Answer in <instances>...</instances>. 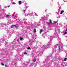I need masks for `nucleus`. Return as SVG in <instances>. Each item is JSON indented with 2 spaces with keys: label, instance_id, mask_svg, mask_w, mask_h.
Wrapping results in <instances>:
<instances>
[{
  "label": "nucleus",
  "instance_id": "f257e3e1",
  "mask_svg": "<svg viewBox=\"0 0 67 67\" xmlns=\"http://www.w3.org/2000/svg\"><path fill=\"white\" fill-rule=\"evenodd\" d=\"M57 38V40H58L59 41V42L58 43V44H56L54 46V48H56L57 47V46H58V45H59L58 46V48H59V52H62L64 50V49L62 48V45H63V43L60 42V38L58 36H57L56 37Z\"/></svg>",
  "mask_w": 67,
  "mask_h": 67
},
{
  "label": "nucleus",
  "instance_id": "f03ea898",
  "mask_svg": "<svg viewBox=\"0 0 67 67\" xmlns=\"http://www.w3.org/2000/svg\"><path fill=\"white\" fill-rule=\"evenodd\" d=\"M47 47L46 46V45L44 46H43L41 47V49L40 50V54H42L43 53V52H44V50H45V49H46V48H47Z\"/></svg>",
  "mask_w": 67,
  "mask_h": 67
},
{
  "label": "nucleus",
  "instance_id": "7ed1b4c3",
  "mask_svg": "<svg viewBox=\"0 0 67 67\" xmlns=\"http://www.w3.org/2000/svg\"><path fill=\"white\" fill-rule=\"evenodd\" d=\"M54 38V36H51L50 37V41L49 42H48V46H52V44L51 43H52V40H53V38Z\"/></svg>",
  "mask_w": 67,
  "mask_h": 67
},
{
  "label": "nucleus",
  "instance_id": "20e7f679",
  "mask_svg": "<svg viewBox=\"0 0 67 67\" xmlns=\"http://www.w3.org/2000/svg\"><path fill=\"white\" fill-rule=\"evenodd\" d=\"M49 57H47V58L45 59V62H47V61H48V60H49Z\"/></svg>",
  "mask_w": 67,
  "mask_h": 67
},
{
  "label": "nucleus",
  "instance_id": "39448f33",
  "mask_svg": "<svg viewBox=\"0 0 67 67\" xmlns=\"http://www.w3.org/2000/svg\"><path fill=\"white\" fill-rule=\"evenodd\" d=\"M5 18H9L10 17V15H6L5 16Z\"/></svg>",
  "mask_w": 67,
  "mask_h": 67
},
{
  "label": "nucleus",
  "instance_id": "423d86ee",
  "mask_svg": "<svg viewBox=\"0 0 67 67\" xmlns=\"http://www.w3.org/2000/svg\"><path fill=\"white\" fill-rule=\"evenodd\" d=\"M16 26V25H13L11 26V28H13L14 27H15Z\"/></svg>",
  "mask_w": 67,
  "mask_h": 67
},
{
  "label": "nucleus",
  "instance_id": "0eeeda50",
  "mask_svg": "<svg viewBox=\"0 0 67 67\" xmlns=\"http://www.w3.org/2000/svg\"><path fill=\"white\" fill-rule=\"evenodd\" d=\"M1 25L2 27H3V25H4V24H1Z\"/></svg>",
  "mask_w": 67,
  "mask_h": 67
},
{
  "label": "nucleus",
  "instance_id": "6e6552de",
  "mask_svg": "<svg viewBox=\"0 0 67 67\" xmlns=\"http://www.w3.org/2000/svg\"><path fill=\"white\" fill-rule=\"evenodd\" d=\"M40 34H41V33H42V32H43V30H42V29L41 30H40Z\"/></svg>",
  "mask_w": 67,
  "mask_h": 67
},
{
  "label": "nucleus",
  "instance_id": "1a4fd4ad",
  "mask_svg": "<svg viewBox=\"0 0 67 67\" xmlns=\"http://www.w3.org/2000/svg\"><path fill=\"white\" fill-rule=\"evenodd\" d=\"M64 12V10H62V12H61V13H60V14H63V13Z\"/></svg>",
  "mask_w": 67,
  "mask_h": 67
},
{
  "label": "nucleus",
  "instance_id": "9d476101",
  "mask_svg": "<svg viewBox=\"0 0 67 67\" xmlns=\"http://www.w3.org/2000/svg\"><path fill=\"white\" fill-rule=\"evenodd\" d=\"M36 61V59L34 58L33 60V62H35Z\"/></svg>",
  "mask_w": 67,
  "mask_h": 67
},
{
  "label": "nucleus",
  "instance_id": "9b49d317",
  "mask_svg": "<svg viewBox=\"0 0 67 67\" xmlns=\"http://www.w3.org/2000/svg\"><path fill=\"white\" fill-rule=\"evenodd\" d=\"M21 3H22V2H21V1H19V4H21Z\"/></svg>",
  "mask_w": 67,
  "mask_h": 67
},
{
  "label": "nucleus",
  "instance_id": "f8f14e48",
  "mask_svg": "<svg viewBox=\"0 0 67 67\" xmlns=\"http://www.w3.org/2000/svg\"><path fill=\"white\" fill-rule=\"evenodd\" d=\"M3 29L2 27V26H0V30H1V29Z\"/></svg>",
  "mask_w": 67,
  "mask_h": 67
},
{
  "label": "nucleus",
  "instance_id": "ddd939ff",
  "mask_svg": "<svg viewBox=\"0 0 67 67\" xmlns=\"http://www.w3.org/2000/svg\"><path fill=\"white\" fill-rule=\"evenodd\" d=\"M46 23H47V24H48V25H50V23H49V22H47Z\"/></svg>",
  "mask_w": 67,
  "mask_h": 67
},
{
  "label": "nucleus",
  "instance_id": "4468645a",
  "mask_svg": "<svg viewBox=\"0 0 67 67\" xmlns=\"http://www.w3.org/2000/svg\"><path fill=\"white\" fill-rule=\"evenodd\" d=\"M34 32H36V29H34Z\"/></svg>",
  "mask_w": 67,
  "mask_h": 67
},
{
  "label": "nucleus",
  "instance_id": "2eb2a0df",
  "mask_svg": "<svg viewBox=\"0 0 67 67\" xmlns=\"http://www.w3.org/2000/svg\"><path fill=\"white\" fill-rule=\"evenodd\" d=\"M50 24H52V20H51L49 22Z\"/></svg>",
  "mask_w": 67,
  "mask_h": 67
},
{
  "label": "nucleus",
  "instance_id": "dca6fc26",
  "mask_svg": "<svg viewBox=\"0 0 67 67\" xmlns=\"http://www.w3.org/2000/svg\"><path fill=\"white\" fill-rule=\"evenodd\" d=\"M23 39V38L22 37H20V40H22Z\"/></svg>",
  "mask_w": 67,
  "mask_h": 67
},
{
  "label": "nucleus",
  "instance_id": "f3484780",
  "mask_svg": "<svg viewBox=\"0 0 67 67\" xmlns=\"http://www.w3.org/2000/svg\"><path fill=\"white\" fill-rule=\"evenodd\" d=\"M12 17L13 18V19H15V16H12Z\"/></svg>",
  "mask_w": 67,
  "mask_h": 67
},
{
  "label": "nucleus",
  "instance_id": "a211bd4d",
  "mask_svg": "<svg viewBox=\"0 0 67 67\" xmlns=\"http://www.w3.org/2000/svg\"><path fill=\"white\" fill-rule=\"evenodd\" d=\"M66 60H67V58H65L64 59V61H66Z\"/></svg>",
  "mask_w": 67,
  "mask_h": 67
},
{
  "label": "nucleus",
  "instance_id": "6ab92c4d",
  "mask_svg": "<svg viewBox=\"0 0 67 67\" xmlns=\"http://www.w3.org/2000/svg\"><path fill=\"white\" fill-rule=\"evenodd\" d=\"M0 17L2 18V14H0Z\"/></svg>",
  "mask_w": 67,
  "mask_h": 67
},
{
  "label": "nucleus",
  "instance_id": "aec40b11",
  "mask_svg": "<svg viewBox=\"0 0 67 67\" xmlns=\"http://www.w3.org/2000/svg\"><path fill=\"white\" fill-rule=\"evenodd\" d=\"M27 49H31V48L30 47H28L27 48Z\"/></svg>",
  "mask_w": 67,
  "mask_h": 67
},
{
  "label": "nucleus",
  "instance_id": "412c9836",
  "mask_svg": "<svg viewBox=\"0 0 67 67\" xmlns=\"http://www.w3.org/2000/svg\"><path fill=\"white\" fill-rule=\"evenodd\" d=\"M12 4H15L16 3H14V2H13V3H12Z\"/></svg>",
  "mask_w": 67,
  "mask_h": 67
},
{
  "label": "nucleus",
  "instance_id": "4be33fe9",
  "mask_svg": "<svg viewBox=\"0 0 67 67\" xmlns=\"http://www.w3.org/2000/svg\"><path fill=\"white\" fill-rule=\"evenodd\" d=\"M64 34H67V32L65 31V32L64 33Z\"/></svg>",
  "mask_w": 67,
  "mask_h": 67
},
{
  "label": "nucleus",
  "instance_id": "5701e85b",
  "mask_svg": "<svg viewBox=\"0 0 67 67\" xmlns=\"http://www.w3.org/2000/svg\"><path fill=\"white\" fill-rule=\"evenodd\" d=\"M1 65H2V66H4V64L3 63H1Z\"/></svg>",
  "mask_w": 67,
  "mask_h": 67
},
{
  "label": "nucleus",
  "instance_id": "b1692460",
  "mask_svg": "<svg viewBox=\"0 0 67 67\" xmlns=\"http://www.w3.org/2000/svg\"><path fill=\"white\" fill-rule=\"evenodd\" d=\"M24 24H27V22H25Z\"/></svg>",
  "mask_w": 67,
  "mask_h": 67
},
{
  "label": "nucleus",
  "instance_id": "393cba45",
  "mask_svg": "<svg viewBox=\"0 0 67 67\" xmlns=\"http://www.w3.org/2000/svg\"><path fill=\"white\" fill-rule=\"evenodd\" d=\"M54 23H56V22H55V21H54Z\"/></svg>",
  "mask_w": 67,
  "mask_h": 67
},
{
  "label": "nucleus",
  "instance_id": "a878e982",
  "mask_svg": "<svg viewBox=\"0 0 67 67\" xmlns=\"http://www.w3.org/2000/svg\"><path fill=\"white\" fill-rule=\"evenodd\" d=\"M8 43H8V42H5V44H8Z\"/></svg>",
  "mask_w": 67,
  "mask_h": 67
},
{
  "label": "nucleus",
  "instance_id": "bb28decb",
  "mask_svg": "<svg viewBox=\"0 0 67 67\" xmlns=\"http://www.w3.org/2000/svg\"><path fill=\"white\" fill-rule=\"evenodd\" d=\"M65 32H67V28H66L65 30Z\"/></svg>",
  "mask_w": 67,
  "mask_h": 67
},
{
  "label": "nucleus",
  "instance_id": "cd10ccee",
  "mask_svg": "<svg viewBox=\"0 0 67 67\" xmlns=\"http://www.w3.org/2000/svg\"><path fill=\"white\" fill-rule=\"evenodd\" d=\"M2 41L3 42L5 41V39H3L2 40Z\"/></svg>",
  "mask_w": 67,
  "mask_h": 67
},
{
  "label": "nucleus",
  "instance_id": "c85d7f7f",
  "mask_svg": "<svg viewBox=\"0 0 67 67\" xmlns=\"http://www.w3.org/2000/svg\"><path fill=\"white\" fill-rule=\"evenodd\" d=\"M15 27H16V29H18V26H16H16H15Z\"/></svg>",
  "mask_w": 67,
  "mask_h": 67
},
{
  "label": "nucleus",
  "instance_id": "c756f323",
  "mask_svg": "<svg viewBox=\"0 0 67 67\" xmlns=\"http://www.w3.org/2000/svg\"><path fill=\"white\" fill-rule=\"evenodd\" d=\"M35 16H37V15L36 13L35 14Z\"/></svg>",
  "mask_w": 67,
  "mask_h": 67
},
{
  "label": "nucleus",
  "instance_id": "7c9ffc66",
  "mask_svg": "<svg viewBox=\"0 0 67 67\" xmlns=\"http://www.w3.org/2000/svg\"><path fill=\"white\" fill-rule=\"evenodd\" d=\"M10 23L11 22H10V21H9L8 22V24H10Z\"/></svg>",
  "mask_w": 67,
  "mask_h": 67
},
{
  "label": "nucleus",
  "instance_id": "2f4dec72",
  "mask_svg": "<svg viewBox=\"0 0 67 67\" xmlns=\"http://www.w3.org/2000/svg\"><path fill=\"white\" fill-rule=\"evenodd\" d=\"M25 10H24L23 11V12L24 13H25Z\"/></svg>",
  "mask_w": 67,
  "mask_h": 67
},
{
  "label": "nucleus",
  "instance_id": "473e14b6",
  "mask_svg": "<svg viewBox=\"0 0 67 67\" xmlns=\"http://www.w3.org/2000/svg\"><path fill=\"white\" fill-rule=\"evenodd\" d=\"M24 54H27V53L26 52L24 53Z\"/></svg>",
  "mask_w": 67,
  "mask_h": 67
},
{
  "label": "nucleus",
  "instance_id": "72a5a7b5",
  "mask_svg": "<svg viewBox=\"0 0 67 67\" xmlns=\"http://www.w3.org/2000/svg\"><path fill=\"white\" fill-rule=\"evenodd\" d=\"M24 15H27V16H28V15L26 14Z\"/></svg>",
  "mask_w": 67,
  "mask_h": 67
},
{
  "label": "nucleus",
  "instance_id": "f704fd0d",
  "mask_svg": "<svg viewBox=\"0 0 67 67\" xmlns=\"http://www.w3.org/2000/svg\"><path fill=\"white\" fill-rule=\"evenodd\" d=\"M1 43H2V42H1V41H0V46L1 45V44H1Z\"/></svg>",
  "mask_w": 67,
  "mask_h": 67
},
{
  "label": "nucleus",
  "instance_id": "c9c22d12",
  "mask_svg": "<svg viewBox=\"0 0 67 67\" xmlns=\"http://www.w3.org/2000/svg\"><path fill=\"white\" fill-rule=\"evenodd\" d=\"M17 42H19V39H17Z\"/></svg>",
  "mask_w": 67,
  "mask_h": 67
},
{
  "label": "nucleus",
  "instance_id": "e433bc0d",
  "mask_svg": "<svg viewBox=\"0 0 67 67\" xmlns=\"http://www.w3.org/2000/svg\"><path fill=\"white\" fill-rule=\"evenodd\" d=\"M5 67H8V66H7V65H5Z\"/></svg>",
  "mask_w": 67,
  "mask_h": 67
},
{
  "label": "nucleus",
  "instance_id": "4c0bfd02",
  "mask_svg": "<svg viewBox=\"0 0 67 67\" xmlns=\"http://www.w3.org/2000/svg\"><path fill=\"white\" fill-rule=\"evenodd\" d=\"M42 35H43V36H44V34H43Z\"/></svg>",
  "mask_w": 67,
  "mask_h": 67
},
{
  "label": "nucleus",
  "instance_id": "58836bf2",
  "mask_svg": "<svg viewBox=\"0 0 67 67\" xmlns=\"http://www.w3.org/2000/svg\"><path fill=\"white\" fill-rule=\"evenodd\" d=\"M3 11H4V12H5V10H4Z\"/></svg>",
  "mask_w": 67,
  "mask_h": 67
},
{
  "label": "nucleus",
  "instance_id": "ea45409f",
  "mask_svg": "<svg viewBox=\"0 0 67 67\" xmlns=\"http://www.w3.org/2000/svg\"><path fill=\"white\" fill-rule=\"evenodd\" d=\"M59 30H60L59 29H58V31H59Z\"/></svg>",
  "mask_w": 67,
  "mask_h": 67
},
{
  "label": "nucleus",
  "instance_id": "a19ab883",
  "mask_svg": "<svg viewBox=\"0 0 67 67\" xmlns=\"http://www.w3.org/2000/svg\"><path fill=\"white\" fill-rule=\"evenodd\" d=\"M58 23H57V25H58Z\"/></svg>",
  "mask_w": 67,
  "mask_h": 67
},
{
  "label": "nucleus",
  "instance_id": "79ce46f5",
  "mask_svg": "<svg viewBox=\"0 0 67 67\" xmlns=\"http://www.w3.org/2000/svg\"><path fill=\"white\" fill-rule=\"evenodd\" d=\"M66 2V1H64V2Z\"/></svg>",
  "mask_w": 67,
  "mask_h": 67
},
{
  "label": "nucleus",
  "instance_id": "37998d69",
  "mask_svg": "<svg viewBox=\"0 0 67 67\" xmlns=\"http://www.w3.org/2000/svg\"><path fill=\"white\" fill-rule=\"evenodd\" d=\"M10 6H8V8H9V7Z\"/></svg>",
  "mask_w": 67,
  "mask_h": 67
},
{
  "label": "nucleus",
  "instance_id": "c03bdc74",
  "mask_svg": "<svg viewBox=\"0 0 67 67\" xmlns=\"http://www.w3.org/2000/svg\"><path fill=\"white\" fill-rule=\"evenodd\" d=\"M31 14V15H31V14Z\"/></svg>",
  "mask_w": 67,
  "mask_h": 67
},
{
  "label": "nucleus",
  "instance_id": "a18cd8bd",
  "mask_svg": "<svg viewBox=\"0 0 67 67\" xmlns=\"http://www.w3.org/2000/svg\"><path fill=\"white\" fill-rule=\"evenodd\" d=\"M36 48H38V47H36Z\"/></svg>",
  "mask_w": 67,
  "mask_h": 67
},
{
  "label": "nucleus",
  "instance_id": "49530a36",
  "mask_svg": "<svg viewBox=\"0 0 67 67\" xmlns=\"http://www.w3.org/2000/svg\"><path fill=\"white\" fill-rule=\"evenodd\" d=\"M58 4H59V3H58Z\"/></svg>",
  "mask_w": 67,
  "mask_h": 67
},
{
  "label": "nucleus",
  "instance_id": "de8ad7c7",
  "mask_svg": "<svg viewBox=\"0 0 67 67\" xmlns=\"http://www.w3.org/2000/svg\"><path fill=\"white\" fill-rule=\"evenodd\" d=\"M45 11H46V10H45Z\"/></svg>",
  "mask_w": 67,
  "mask_h": 67
},
{
  "label": "nucleus",
  "instance_id": "09e8293b",
  "mask_svg": "<svg viewBox=\"0 0 67 67\" xmlns=\"http://www.w3.org/2000/svg\"><path fill=\"white\" fill-rule=\"evenodd\" d=\"M66 20H67V18H66Z\"/></svg>",
  "mask_w": 67,
  "mask_h": 67
},
{
  "label": "nucleus",
  "instance_id": "8fccbe9b",
  "mask_svg": "<svg viewBox=\"0 0 67 67\" xmlns=\"http://www.w3.org/2000/svg\"><path fill=\"white\" fill-rule=\"evenodd\" d=\"M58 18H59V17H58Z\"/></svg>",
  "mask_w": 67,
  "mask_h": 67
}]
</instances>
